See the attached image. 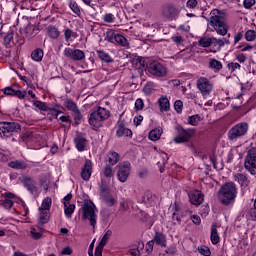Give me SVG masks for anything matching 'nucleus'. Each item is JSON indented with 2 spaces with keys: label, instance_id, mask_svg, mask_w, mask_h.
<instances>
[{
  "label": "nucleus",
  "instance_id": "nucleus-45",
  "mask_svg": "<svg viewBox=\"0 0 256 256\" xmlns=\"http://www.w3.org/2000/svg\"><path fill=\"white\" fill-rule=\"evenodd\" d=\"M115 37H117V34H115V31L108 30L106 32L105 41H108V43H113V41H115Z\"/></svg>",
  "mask_w": 256,
  "mask_h": 256
},
{
  "label": "nucleus",
  "instance_id": "nucleus-1",
  "mask_svg": "<svg viewBox=\"0 0 256 256\" xmlns=\"http://www.w3.org/2000/svg\"><path fill=\"white\" fill-rule=\"evenodd\" d=\"M227 13L225 10L213 9L210 12V22L209 25L216 31L217 35L225 37L229 31V25L225 21Z\"/></svg>",
  "mask_w": 256,
  "mask_h": 256
},
{
  "label": "nucleus",
  "instance_id": "nucleus-11",
  "mask_svg": "<svg viewBox=\"0 0 256 256\" xmlns=\"http://www.w3.org/2000/svg\"><path fill=\"white\" fill-rule=\"evenodd\" d=\"M147 71L154 77H165L167 75V68L159 62H151L147 66Z\"/></svg>",
  "mask_w": 256,
  "mask_h": 256
},
{
  "label": "nucleus",
  "instance_id": "nucleus-33",
  "mask_svg": "<svg viewBox=\"0 0 256 256\" xmlns=\"http://www.w3.org/2000/svg\"><path fill=\"white\" fill-rule=\"evenodd\" d=\"M43 55L44 53L41 48H37L31 53L33 61H36L37 63H39V61H43Z\"/></svg>",
  "mask_w": 256,
  "mask_h": 256
},
{
  "label": "nucleus",
  "instance_id": "nucleus-37",
  "mask_svg": "<svg viewBox=\"0 0 256 256\" xmlns=\"http://www.w3.org/2000/svg\"><path fill=\"white\" fill-rule=\"evenodd\" d=\"M72 116L74 118L75 125H81V121L83 120V114L81 113V110H79V108H76L72 112Z\"/></svg>",
  "mask_w": 256,
  "mask_h": 256
},
{
  "label": "nucleus",
  "instance_id": "nucleus-44",
  "mask_svg": "<svg viewBox=\"0 0 256 256\" xmlns=\"http://www.w3.org/2000/svg\"><path fill=\"white\" fill-rule=\"evenodd\" d=\"M65 41H70L71 38L77 39V33L73 32V30L67 28L64 31Z\"/></svg>",
  "mask_w": 256,
  "mask_h": 256
},
{
  "label": "nucleus",
  "instance_id": "nucleus-25",
  "mask_svg": "<svg viewBox=\"0 0 256 256\" xmlns=\"http://www.w3.org/2000/svg\"><path fill=\"white\" fill-rule=\"evenodd\" d=\"M212 245H217L221 241V237L219 236V232L217 231V226L212 224L211 226V235H210Z\"/></svg>",
  "mask_w": 256,
  "mask_h": 256
},
{
  "label": "nucleus",
  "instance_id": "nucleus-2",
  "mask_svg": "<svg viewBox=\"0 0 256 256\" xmlns=\"http://www.w3.org/2000/svg\"><path fill=\"white\" fill-rule=\"evenodd\" d=\"M218 199L222 205H233L237 199V184L226 182L218 191Z\"/></svg>",
  "mask_w": 256,
  "mask_h": 256
},
{
  "label": "nucleus",
  "instance_id": "nucleus-3",
  "mask_svg": "<svg viewBox=\"0 0 256 256\" xmlns=\"http://www.w3.org/2000/svg\"><path fill=\"white\" fill-rule=\"evenodd\" d=\"M80 213L82 214V221H89V225L95 230L97 226V206L91 200H84Z\"/></svg>",
  "mask_w": 256,
  "mask_h": 256
},
{
  "label": "nucleus",
  "instance_id": "nucleus-57",
  "mask_svg": "<svg viewBox=\"0 0 256 256\" xmlns=\"http://www.w3.org/2000/svg\"><path fill=\"white\" fill-rule=\"evenodd\" d=\"M197 5H198L197 0H188V1L186 2V7H187L188 9H195V7H197Z\"/></svg>",
  "mask_w": 256,
  "mask_h": 256
},
{
  "label": "nucleus",
  "instance_id": "nucleus-61",
  "mask_svg": "<svg viewBox=\"0 0 256 256\" xmlns=\"http://www.w3.org/2000/svg\"><path fill=\"white\" fill-rule=\"evenodd\" d=\"M236 59L239 63H245V61H247V55L240 53L236 55Z\"/></svg>",
  "mask_w": 256,
  "mask_h": 256
},
{
  "label": "nucleus",
  "instance_id": "nucleus-56",
  "mask_svg": "<svg viewBox=\"0 0 256 256\" xmlns=\"http://www.w3.org/2000/svg\"><path fill=\"white\" fill-rule=\"evenodd\" d=\"M30 233H31L32 239H41V237L43 236V234H41V232H37L35 228H32Z\"/></svg>",
  "mask_w": 256,
  "mask_h": 256
},
{
  "label": "nucleus",
  "instance_id": "nucleus-51",
  "mask_svg": "<svg viewBox=\"0 0 256 256\" xmlns=\"http://www.w3.org/2000/svg\"><path fill=\"white\" fill-rule=\"evenodd\" d=\"M174 109L177 113H182L183 112V101L181 100H176L174 102Z\"/></svg>",
  "mask_w": 256,
  "mask_h": 256
},
{
  "label": "nucleus",
  "instance_id": "nucleus-49",
  "mask_svg": "<svg viewBox=\"0 0 256 256\" xmlns=\"http://www.w3.org/2000/svg\"><path fill=\"white\" fill-rule=\"evenodd\" d=\"M245 39H246V41H255V39H256V31L255 30H248L245 33Z\"/></svg>",
  "mask_w": 256,
  "mask_h": 256
},
{
  "label": "nucleus",
  "instance_id": "nucleus-27",
  "mask_svg": "<svg viewBox=\"0 0 256 256\" xmlns=\"http://www.w3.org/2000/svg\"><path fill=\"white\" fill-rule=\"evenodd\" d=\"M96 53L99 59L104 63H113V58L109 53L105 52V50H97Z\"/></svg>",
  "mask_w": 256,
  "mask_h": 256
},
{
  "label": "nucleus",
  "instance_id": "nucleus-64",
  "mask_svg": "<svg viewBox=\"0 0 256 256\" xmlns=\"http://www.w3.org/2000/svg\"><path fill=\"white\" fill-rule=\"evenodd\" d=\"M241 39H243V32L236 33V35L234 36V45H237V43H239Z\"/></svg>",
  "mask_w": 256,
  "mask_h": 256
},
{
  "label": "nucleus",
  "instance_id": "nucleus-16",
  "mask_svg": "<svg viewBox=\"0 0 256 256\" xmlns=\"http://www.w3.org/2000/svg\"><path fill=\"white\" fill-rule=\"evenodd\" d=\"M234 181L240 184L242 191H249V185L251 181L247 177V175L243 173H237L234 175Z\"/></svg>",
  "mask_w": 256,
  "mask_h": 256
},
{
  "label": "nucleus",
  "instance_id": "nucleus-29",
  "mask_svg": "<svg viewBox=\"0 0 256 256\" xmlns=\"http://www.w3.org/2000/svg\"><path fill=\"white\" fill-rule=\"evenodd\" d=\"M163 133V130L161 128H155L149 132V139L150 141H159L161 139V135Z\"/></svg>",
  "mask_w": 256,
  "mask_h": 256
},
{
  "label": "nucleus",
  "instance_id": "nucleus-5",
  "mask_svg": "<svg viewBox=\"0 0 256 256\" xmlns=\"http://www.w3.org/2000/svg\"><path fill=\"white\" fill-rule=\"evenodd\" d=\"M19 131H21V125L17 122H0V137L2 139L13 137Z\"/></svg>",
  "mask_w": 256,
  "mask_h": 256
},
{
  "label": "nucleus",
  "instance_id": "nucleus-48",
  "mask_svg": "<svg viewBox=\"0 0 256 256\" xmlns=\"http://www.w3.org/2000/svg\"><path fill=\"white\" fill-rule=\"evenodd\" d=\"M212 45V38H201L199 40L200 47H211Z\"/></svg>",
  "mask_w": 256,
  "mask_h": 256
},
{
  "label": "nucleus",
  "instance_id": "nucleus-7",
  "mask_svg": "<svg viewBox=\"0 0 256 256\" xmlns=\"http://www.w3.org/2000/svg\"><path fill=\"white\" fill-rule=\"evenodd\" d=\"M175 130L177 131L176 137L173 139L174 143H188L191 141L193 135H195L194 128L185 129L182 126H176Z\"/></svg>",
  "mask_w": 256,
  "mask_h": 256
},
{
  "label": "nucleus",
  "instance_id": "nucleus-18",
  "mask_svg": "<svg viewBox=\"0 0 256 256\" xmlns=\"http://www.w3.org/2000/svg\"><path fill=\"white\" fill-rule=\"evenodd\" d=\"M116 135L118 137H133V132L131 131V129L125 127V124L123 122H118Z\"/></svg>",
  "mask_w": 256,
  "mask_h": 256
},
{
  "label": "nucleus",
  "instance_id": "nucleus-62",
  "mask_svg": "<svg viewBox=\"0 0 256 256\" xmlns=\"http://www.w3.org/2000/svg\"><path fill=\"white\" fill-rule=\"evenodd\" d=\"M252 221H256V202H254L253 208L249 211Z\"/></svg>",
  "mask_w": 256,
  "mask_h": 256
},
{
  "label": "nucleus",
  "instance_id": "nucleus-13",
  "mask_svg": "<svg viewBox=\"0 0 256 256\" xmlns=\"http://www.w3.org/2000/svg\"><path fill=\"white\" fill-rule=\"evenodd\" d=\"M64 55L72 61H83L85 59V52L80 49L65 48Z\"/></svg>",
  "mask_w": 256,
  "mask_h": 256
},
{
  "label": "nucleus",
  "instance_id": "nucleus-34",
  "mask_svg": "<svg viewBox=\"0 0 256 256\" xmlns=\"http://www.w3.org/2000/svg\"><path fill=\"white\" fill-rule=\"evenodd\" d=\"M47 33L51 39H58L59 35H61L59 29H57L55 26H48Z\"/></svg>",
  "mask_w": 256,
  "mask_h": 256
},
{
  "label": "nucleus",
  "instance_id": "nucleus-21",
  "mask_svg": "<svg viewBox=\"0 0 256 256\" xmlns=\"http://www.w3.org/2000/svg\"><path fill=\"white\" fill-rule=\"evenodd\" d=\"M158 105L160 107L161 113H165L169 111V109H171V103L169 102V98H167L166 96H161L158 99Z\"/></svg>",
  "mask_w": 256,
  "mask_h": 256
},
{
  "label": "nucleus",
  "instance_id": "nucleus-53",
  "mask_svg": "<svg viewBox=\"0 0 256 256\" xmlns=\"http://www.w3.org/2000/svg\"><path fill=\"white\" fill-rule=\"evenodd\" d=\"M143 107H145V103L143 102V99H141V98L136 99L135 110L141 111V110H143Z\"/></svg>",
  "mask_w": 256,
  "mask_h": 256
},
{
  "label": "nucleus",
  "instance_id": "nucleus-58",
  "mask_svg": "<svg viewBox=\"0 0 256 256\" xmlns=\"http://www.w3.org/2000/svg\"><path fill=\"white\" fill-rule=\"evenodd\" d=\"M25 95H27L26 91L15 90L14 97H17L18 99H25Z\"/></svg>",
  "mask_w": 256,
  "mask_h": 256
},
{
  "label": "nucleus",
  "instance_id": "nucleus-36",
  "mask_svg": "<svg viewBox=\"0 0 256 256\" xmlns=\"http://www.w3.org/2000/svg\"><path fill=\"white\" fill-rule=\"evenodd\" d=\"M52 203L53 201L50 197L45 198L41 204V207L39 208V211H47L49 213V211L51 210Z\"/></svg>",
  "mask_w": 256,
  "mask_h": 256
},
{
  "label": "nucleus",
  "instance_id": "nucleus-20",
  "mask_svg": "<svg viewBox=\"0 0 256 256\" xmlns=\"http://www.w3.org/2000/svg\"><path fill=\"white\" fill-rule=\"evenodd\" d=\"M74 143L77 151H85V147H87V138H85L83 135H77L74 138Z\"/></svg>",
  "mask_w": 256,
  "mask_h": 256
},
{
  "label": "nucleus",
  "instance_id": "nucleus-59",
  "mask_svg": "<svg viewBox=\"0 0 256 256\" xmlns=\"http://www.w3.org/2000/svg\"><path fill=\"white\" fill-rule=\"evenodd\" d=\"M2 207H4V209H11V207H13V202L9 199H4Z\"/></svg>",
  "mask_w": 256,
  "mask_h": 256
},
{
  "label": "nucleus",
  "instance_id": "nucleus-15",
  "mask_svg": "<svg viewBox=\"0 0 256 256\" xmlns=\"http://www.w3.org/2000/svg\"><path fill=\"white\" fill-rule=\"evenodd\" d=\"M100 197L107 207H113V205L117 203V200H115V198H113V196L107 192V187H100Z\"/></svg>",
  "mask_w": 256,
  "mask_h": 256
},
{
  "label": "nucleus",
  "instance_id": "nucleus-35",
  "mask_svg": "<svg viewBox=\"0 0 256 256\" xmlns=\"http://www.w3.org/2000/svg\"><path fill=\"white\" fill-rule=\"evenodd\" d=\"M115 41L121 47H129V40H127L126 37L121 34H116Z\"/></svg>",
  "mask_w": 256,
  "mask_h": 256
},
{
  "label": "nucleus",
  "instance_id": "nucleus-52",
  "mask_svg": "<svg viewBox=\"0 0 256 256\" xmlns=\"http://www.w3.org/2000/svg\"><path fill=\"white\" fill-rule=\"evenodd\" d=\"M14 33L13 31L9 32L6 36H4V45H11L13 41Z\"/></svg>",
  "mask_w": 256,
  "mask_h": 256
},
{
  "label": "nucleus",
  "instance_id": "nucleus-10",
  "mask_svg": "<svg viewBox=\"0 0 256 256\" xmlns=\"http://www.w3.org/2000/svg\"><path fill=\"white\" fill-rule=\"evenodd\" d=\"M162 16L167 21H177L179 18V9L172 4H166L162 7Z\"/></svg>",
  "mask_w": 256,
  "mask_h": 256
},
{
  "label": "nucleus",
  "instance_id": "nucleus-30",
  "mask_svg": "<svg viewBox=\"0 0 256 256\" xmlns=\"http://www.w3.org/2000/svg\"><path fill=\"white\" fill-rule=\"evenodd\" d=\"M11 169H27V163L23 160H15L8 163Z\"/></svg>",
  "mask_w": 256,
  "mask_h": 256
},
{
  "label": "nucleus",
  "instance_id": "nucleus-42",
  "mask_svg": "<svg viewBox=\"0 0 256 256\" xmlns=\"http://www.w3.org/2000/svg\"><path fill=\"white\" fill-rule=\"evenodd\" d=\"M33 106L36 107V109H39V111H49V107L45 102L34 101Z\"/></svg>",
  "mask_w": 256,
  "mask_h": 256
},
{
  "label": "nucleus",
  "instance_id": "nucleus-6",
  "mask_svg": "<svg viewBox=\"0 0 256 256\" xmlns=\"http://www.w3.org/2000/svg\"><path fill=\"white\" fill-rule=\"evenodd\" d=\"M248 131L249 124H247V122L238 123L228 131V139L230 141H235L236 139H239V137L247 135Z\"/></svg>",
  "mask_w": 256,
  "mask_h": 256
},
{
  "label": "nucleus",
  "instance_id": "nucleus-12",
  "mask_svg": "<svg viewBox=\"0 0 256 256\" xmlns=\"http://www.w3.org/2000/svg\"><path fill=\"white\" fill-rule=\"evenodd\" d=\"M117 167V178L120 181V183H125V181L129 179V175L131 173V163L124 162L122 164H119Z\"/></svg>",
  "mask_w": 256,
  "mask_h": 256
},
{
  "label": "nucleus",
  "instance_id": "nucleus-23",
  "mask_svg": "<svg viewBox=\"0 0 256 256\" xmlns=\"http://www.w3.org/2000/svg\"><path fill=\"white\" fill-rule=\"evenodd\" d=\"M63 106L65 107V109H67V111H70L71 113L73 111H76V109H79V106H77V103L71 98H64Z\"/></svg>",
  "mask_w": 256,
  "mask_h": 256
},
{
  "label": "nucleus",
  "instance_id": "nucleus-17",
  "mask_svg": "<svg viewBox=\"0 0 256 256\" xmlns=\"http://www.w3.org/2000/svg\"><path fill=\"white\" fill-rule=\"evenodd\" d=\"M92 173H93V162H91V160L89 159H86L85 164L82 167V171H81V177L83 181H89V179H91Z\"/></svg>",
  "mask_w": 256,
  "mask_h": 256
},
{
  "label": "nucleus",
  "instance_id": "nucleus-50",
  "mask_svg": "<svg viewBox=\"0 0 256 256\" xmlns=\"http://www.w3.org/2000/svg\"><path fill=\"white\" fill-rule=\"evenodd\" d=\"M200 255L211 256V249L207 246H202L198 249Z\"/></svg>",
  "mask_w": 256,
  "mask_h": 256
},
{
  "label": "nucleus",
  "instance_id": "nucleus-9",
  "mask_svg": "<svg viewBox=\"0 0 256 256\" xmlns=\"http://www.w3.org/2000/svg\"><path fill=\"white\" fill-rule=\"evenodd\" d=\"M196 85L203 97H209V95H211V91H213V83H211L209 79L200 77L197 79Z\"/></svg>",
  "mask_w": 256,
  "mask_h": 256
},
{
  "label": "nucleus",
  "instance_id": "nucleus-19",
  "mask_svg": "<svg viewBox=\"0 0 256 256\" xmlns=\"http://www.w3.org/2000/svg\"><path fill=\"white\" fill-rule=\"evenodd\" d=\"M22 183H23L24 187H26V189L28 191H30V193H35V191H37V186H36L35 180H33V178L26 176L22 179Z\"/></svg>",
  "mask_w": 256,
  "mask_h": 256
},
{
  "label": "nucleus",
  "instance_id": "nucleus-26",
  "mask_svg": "<svg viewBox=\"0 0 256 256\" xmlns=\"http://www.w3.org/2000/svg\"><path fill=\"white\" fill-rule=\"evenodd\" d=\"M209 68L212 69L215 73H219V71L223 69V63L215 58H212L209 60Z\"/></svg>",
  "mask_w": 256,
  "mask_h": 256
},
{
  "label": "nucleus",
  "instance_id": "nucleus-8",
  "mask_svg": "<svg viewBox=\"0 0 256 256\" xmlns=\"http://www.w3.org/2000/svg\"><path fill=\"white\" fill-rule=\"evenodd\" d=\"M244 167L251 175H256V148H252L248 151Z\"/></svg>",
  "mask_w": 256,
  "mask_h": 256
},
{
  "label": "nucleus",
  "instance_id": "nucleus-28",
  "mask_svg": "<svg viewBox=\"0 0 256 256\" xmlns=\"http://www.w3.org/2000/svg\"><path fill=\"white\" fill-rule=\"evenodd\" d=\"M47 223H49V212H47V210H40L38 226L43 227V225H45Z\"/></svg>",
  "mask_w": 256,
  "mask_h": 256
},
{
  "label": "nucleus",
  "instance_id": "nucleus-31",
  "mask_svg": "<svg viewBox=\"0 0 256 256\" xmlns=\"http://www.w3.org/2000/svg\"><path fill=\"white\" fill-rule=\"evenodd\" d=\"M145 248V244L143 242H138V246L134 248H130L128 253L131 256H141V251Z\"/></svg>",
  "mask_w": 256,
  "mask_h": 256
},
{
  "label": "nucleus",
  "instance_id": "nucleus-14",
  "mask_svg": "<svg viewBox=\"0 0 256 256\" xmlns=\"http://www.w3.org/2000/svg\"><path fill=\"white\" fill-rule=\"evenodd\" d=\"M188 197L190 203L196 205V207H199V205H202L203 201H205V195L199 190L190 191Z\"/></svg>",
  "mask_w": 256,
  "mask_h": 256
},
{
  "label": "nucleus",
  "instance_id": "nucleus-22",
  "mask_svg": "<svg viewBox=\"0 0 256 256\" xmlns=\"http://www.w3.org/2000/svg\"><path fill=\"white\" fill-rule=\"evenodd\" d=\"M152 241L156 243V245L167 247V237H165V234L161 232H156Z\"/></svg>",
  "mask_w": 256,
  "mask_h": 256
},
{
  "label": "nucleus",
  "instance_id": "nucleus-40",
  "mask_svg": "<svg viewBox=\"0 0 256 256\" xmlns=\"http://www.w3.org/2000/svg\"><path fill=\"white\" fill-rule=\"evenodd\" d=\"M200 121H201V116L199 114L188 117V125H192V127H197Z\"/></svg>",
  "mask_w": 256,
  "mask_h": 256
},
{
  "label": "nucleus",
  "instance_id": "nucleus-54",
  "mask_svg": "<svg viewBox=\"0 0 256 256\" xmlns=\"http://www.w3.org/2000/svg\"><path fill=\"white\" fill-rule=\"evenodd\" d=\"M229 71H235L236 69H241V64L237 62H231L227 65Z\"/></svg>",
  "mask_w": 256,
  "mask_h": 256
},
{
  "label": "nucleus",
  "instance_id": "nucleus-39",
  "mask_svg": "<svg viewBox=\"0 0 256 256\" xmlns=\"http://www.w3.org/2000/svg\"><path fill=\"white\" fill-rule=\"evenodd\" d=\"M75 212V205L64 202V213L66 217H71Z\"/></svg>",
  "mask_w": 256,
  "mask_h": 256
},
{
  "label": "nucleus",
  "instance_id": "nucleus-55",
  "mask_svg": "<svg viewBox=\"0 0 256 256\" xmlns=\"http://www.w3.org/2000/svg\"><path fill=\"white\" fill-rule=\"evenodd\" d=\"M4 95H8L9 97H15V89L11 87L4 88Z\"/></svg>",
  "mask_w": 256,
  "mask_h": 256
},
{
  "label": "nucleus",
  "instance_id": "nucleus-43",
  "mask_svg": "<svg viewBox=\"0 0 256 256\" xmlns=\"http://www.w3.org/2000/svg\"><path fill=\"white\" fill-rule=\"evenodd\" d=\"M111 235H113V232L111 230L106 231V233L104 234V236L102 237V239L98 245H100L101 247H105V245H107V241H109V238L111 237Z\"/></svg>",
  "mask_w": 256,
  "mask_h": 256
},
{
  "label": "nucleus",
  "instance_id": "nucleus-46",
  "mask_svg": "<svg viewBox=\"0 0 256 256\" xmlns=\"http://www.w3.org/2000/svg\"><path fill=\"white\" fill-rule=\"evenodd\" d=\"M103 174H104V177H106L107 179L113 177V168L111 167V165L107 164L104 167Z\"/></svg>",
  "mask_w": 256,
  "mask_h": 256
},
{
  "label": "nucleus",
  "instance_id": "nucleus-60",
  "mask_svg": "<svg viewBox=\"0 0 256 256\" xmlns=\"http://www.w3.org/2000/svg\"><path fill=\"white\" fill-rule=\"evenodd\" d=\"M243 5L245 9H251L255 5V0H244Z\"/></svg>",
  "mask_w": 256,
  "mask_h": 256
},
{
  "label": "nucleus",
  "instance_id": "nucleus-4",
  "mask_svg": "<svg viewBox=\"0 0 256 256\" xmlns=\"http://www.w3.org/2000/svg\"><path fill=\"white\" fill-rule=\"evenodd\" d=\"M111 116V112L103 107H98L97 110L92 112L88 118V123L91 127H95L99 129V127H103V122L107 121Z\"/></svg>",
  "mask_w": 256,
  "mask_h": 256
},
{
  "label": "nucleus",
  "instance_id": "nucleus-47",
  "mask_svg": "<svg viewBox=\"0 0 256 256\" xmlns=\"http://www.w3.org/2000/svg\"><path fill=\"white\" fill-rule=\"evenodd\" d=\"M104 23H115V15L112 13H106L102 17Z\"/></svg>",
  "mask_w": 256,
  "mask_h": 256
},
{
  "label": "nucleus",
  "instance_id": "nucleus-24",
  "mask_svg": "<svg viewBox=\"0 0 256 256\" xmlns=\"http://www.w3.org/2000/svg\"><path fill=\"white\" fill-rule=\"evenodd\" d=\"M212 45H214V47H218V49H221V47H225V45H231V41L229 40V38H215L212 37Z\"/></svg>",
  "mask_w": 256,
  "mask_h": 256
},
{
  "label": "nucleus",
  "instance_id": "nucleus-41",
  "mask_svg": "<svg viewBox=\"0 0 256 256\" xmlns=\"http://www.w3.org/2000/svg\"><path fill=\"white\" fill-rule=\"evenodd\" d=\"M37 29V27L31 25V24H28L24 30V33L26 35V37L28 39H31V37H33V34L35 33V30Z\"/></svg>",
  "mask_w": 256,
  "mask_h": 256
},
{
  "label": "nucleus",
  "instance_id": "nucleus-32",
  "mask_svg": "<svg viewBox=\"0 0 256 256\" xmlns=\"http://www.w3.org/2000/svg\"><path fill=\"white\" fill-rule=\"evenodd\" d=\"M108 165H117L119 163V154L117 152H110L107 155Z\"/></svg>",
  "mask_w": 256,
  "mask_h": 256
},
{
  "label": "nucleus",
  "instance_id": "nucleus-38",
  "mask_svg": "<svg viewBox=\"0 0 256 256\" xmlns=\"http://www.w3.org/2000/svg\"><path fill=\"white\" fill-rule=\"evenodd\" d=\"M69 7L71 11L75 13V15H77L78 17H81V8L79 7V4H77L75 0H70Z\"/></svg>",
  "mask_w": 256,
  "mask_h": 256
},
{
  "label": "nucleus",
  "instance_id": "nucleus-63",
  "mask_svg": "<svg viewBox=\"0 0 256 256\" xmlns=\"http://www.w3.org/2000/svg\"><path fill=\"white\" fill-rule=\"evenodd\" d=\"M103 248H104V246H101L98 244L97 247L95 248L94 255L95 256H103Z\"/></svg>",
  "mask_w": 256,
  "mask_h": 256
}]
</instances>
